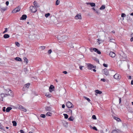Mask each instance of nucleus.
Wrapping results in <instances>:
<instances>
[{"label":"nucleus","instance_id":"nucleus-1","mask_svg":"<svg viewBox=\"0 0 133 133\" xmlns=\"http://www.w3.org/2000/svg\"><path fill=\"white\" fill-rule=\"evenodd\" d=\"M12 94L8 93V94H4L3 93L1 94L0 95V99L2 101L3 98L6 97L8 96H12Z\"/></svg>","mask_w":133,"mask_h":133},{"label":"nucleus","instance_id":"nucleus-2","mask_svg":"<svg viewBox=\"0 0 133 133\" xmlns=\"http://www.w3.org/2000/svg\"><path fill=\"white\" fill-rule=\"evenodd\" d=\"M30 11L32 12H35L37 11V8L33 6H31L30 7Z\"/></svg>","mask_w":133,"mask_h":133},{"label":"nucleus","instance_id":"nucleus-3","mask_svg":"<svg viewBox=\"0 0 133 133\" xmlns=\"http://www.w3.org/2000/svg\"><path fill=\"white\" fill-rule=\"evenodd\" d=\"M66 106L69 108H71L74 107V105L72 103L69 101L66 102Z\"/></svg>","mask_w":133,"mask_h":133},{"label":"nucleus","instance_id":"nucleus-4","mask_svg":"<svg viewBox=\"0 0 133 133\" xmlns=\"http://www.w3.org/2000/svg\"><path fill=\"white\" fill-rule=\"evenodd\" d=\"M18 108L20 109L21 110H22L24 112H26L27 111L26 109L24 107H23L21 105H17V107Z\"/></svg>","mask_w":133,"mask_h":133},{"label":"nucleus","instance_id":"nucleus-5","mask_svg":"<svg viewBox=\"0 0 133 133\" xmlns=\"http://www.w3.org/2000/svg\"><path fill=\"white\" fill-rule=\"evenodd\" d=\"M114 78L116 79L119 80L121 78V76L117 74H116L114 76Z\"/></svg>","mask_w":133,"mask_h":133},{"label":"nucleus","instance_id":"nucleus-6","mask_svg":"<svg viewBox=\"0 0 133 133\" xmlns=\"http://www.w3.org/2000/svg\"><path fill=\"white\" fill-rule=\"evenodd\" d=\"M55 88L52 85H51L49 88V91L50 92H52L53 91Z\"/></svg>","mask_w":133,"mask_h":133},{"label":"nucleus","instance_id":"nucleus-7","mask_svg":"<svg viewBox=\"0 0 133 133\" xmlns=\"http://www.w3.org/2000/svg\"><path fill=\"white\" fill-rule=\"evenodd\" d=\"M68 37L66 36H62L61 38H60V39H61L62 41H64L65 40L67 39Z\"/></svg>","mask_w":133,"mask_h":133},{"label":"nucleus","instance_id":"nucleus-8","mask_svg":"<svg viewBox=\"0 0 133 133\" xmlns=\"http://www.w3.org/2000/svg\"><path fill=\"white\" fill-rule=\"evenodd\" d=\"M109 55L112 57H114L115 56L116 54L112 52H110L109 54Z\"/></svg>","mask_w":133,"mask_h":133},{"label":"nucleus","instance_id":"nucleus-9","mask_svg":"<svg viewBox=\"0 0 133 133\" xmlns=\"http://www.w3.org/2000/svg\"><path fill=\"white\" fill-rule=\"evenodd\" d=\"M75 18L76 19H81V15L80 14H79L77 15L75 17Z\"/></svg>","mask_w":133,"mask_h":133},{"label":"nucleus","instance_id":"nucleus-10","mask_svg":"<svg viewBox=\"0 0 133 133\" xmlns=\"http://www.w3.org/2000/svg\"><path fill=\"white\" fill-rule=\"evenodd\" d=\"M93 50L94 51L96 52L98 54H101V52L97 48H93Z\"/></svg>","mask_w":133,"mask_h":133},{"label":"nucleus","instance_id":"nucleus-11","mask_svg":"<svg viewBox=\"0 0 133 133\" xmlns=\"http://www.w3.org/2000/svg\"><path fill=\"white\" fill-rule=\"evenodd\" d=\"M27 17V16L26 15H23L21 17L20 20L25 19Z\"/></svg>","mask_w":133,"mask_h":133},{"label":"nucleus","instance_id":"nucleus-12","mask_svg":"<svg viewBox=\"0 0 133 133\" xmlns=\"http://www.w3.org/2000/svg\"><path fill=\"white\" fill-rule=\"evenodd\" d=\"M104 73L106 75H107L109 74V72L108 70L106 69H105L104 70Z\"/></svg>","mask_w":133,"mask_h":133},{"label":"nucleus","instance_id":"nucleus-13","mask_svg":"<svg viewBox=\"0 0 133 133\" xmlns=\"http://www.w3.org/2000/svg\"><path fill=\"white\" fill-rule=\"evenodd\" d=\"M45 110L46 111H51V108L50 107H45Z\"/></svg>","mask_w":133,"mask_h":133},{"label":"nucleus","instance_id":"nucleus-14","mask_svg":"<svg viewBox=\"0 0 133 133\" xmlns=\"http://www.w3.org/2000/svg\"><path fill=\"white\" fill-rule=\"evenodd\" d=\"M86 4L87 5H90L92 7L94 6L95 5V4L93 3H86Z\"/></svg>","mask_w":133,"mask_h":133},{"label":"nucleus","instance_id":"nucleus-15","mask_svg":"<svg viewBox=\"0 0 133 133\" xmlns=\"http://www.w3.org/2000/svg\"><path fill=\"white\" fill-rule=\"evenodd\" d=\"M67 113L68 114H71L72 116V110L69 109L67 110Z\"/></svg>","mask_w":133,"mask_h":133},{"label":"nucleus","instance_id":"nucleus-16","mask_svg":"<svg viewBox=\"0 0 133 133\" xmlns=\"http://www.w3.org/2000/svg\"><path fill=\"white\" fill-rule=\"evenodd\" d=\"M88 68L89 69H91L94 68L93 66L91 64H89L88 65Z\"/></svg>","mask_w":133,"mask_h":133},{"label":"nucleus","instance_id":"nucleus-17","mask_svg":"<svg viewBox=\"0 0 133 133\" xmlns=\"http://www.w3.org/2000/svg\"><path fill=\"white\" fill-rule=\"evenodd\" d=\"M6 91L7 92H8V93H10V94H12V95L11 96H12L13 95V93H12V91L10 90L9 89H8L6 90Z\"/></svg>","mask_w":133,"mask_h":133},{"label":"nucleus","instance_id":"nucleus-18","mask_svg":"<svg viewBox=\"0 0 133 133\" xmlns=\"http://www.w3.org/2000/svg\"><path fill=\"white\" fill-rule=\"evenodd\" d=\"M12 108L11 107H8L6 109V112H9L10 110H11Z\"/></svg>","mask_w":133,"mask_h":133},{"label":"nucleus","instance_id":"nucleus-19","mask_svg":"<svg viewBox=\"0 0 133 133\" xmlns=\"http://www.w3.org/2000/svg\"><path fill=\"white\" fill-rule=\"evenodd\" d=\"M119 131H119V130L118 129L114 130L112 131L111 133H118Z\"/></svg>","mask_w":133,"mask_h":133},{"label":"nucleus","instance_id":"nucleus-20","mask_svg":"<svg viewBox=\"0 0 133 133\" xmlns=\"http://www.w3.org/2000/svg\"><path fill=\"white\" fill-rule=\"evenodd\" d=\"M74 118L73 116H71L68 119L69 121H73L74 120Z\"/></svg>","mask_w":133,"mask_h":133},{"label":"nucleus","instance_id":"nucleus-21","mask_svg":"<svg viewBox=\"0 0 133 133\" xmlns=\"http://www.w3.org/2000/svg\"><path fill=\"white\" fill-rule=\"evenodd\" d=\"M95 92L97 94H101L102 93V92L98 90H95Z\"/></svg>","mask_w":133,"mask_h":133},{"label":"nucleus","instance_id":"nucleus-22","mask_svg":"<svg viewBox=\"0 0 133 133\" xmlns=\"http://www.w3.org/2000/svg\"><path fill=\"white\" fill-rule=\"evenodd\" d=\"M7 8L6 7L5 8H1V12H3L5 11L7 9Z\"/></svg>","mask_w":133,"mask_h":133},{"label":"nucleus","instance_id":"nucleus-23","mask_svg":"<svg viewBox=\"0 0 133 133\" xmlns=\"http://www.w3.org/2000/svg\"><path fill=\"white\" fill-rule=\"evenodd\" d=\"M113 118L114 119H115L117 121H118V122H119L121 121L120 119L119 118L116 116H114L113 117Z\"/></svg>","mask_w":133,"mask_h":133},{"label":"nucleus","instance_id":"nucleus-24","mask_svg":"<svg viewBox=\"0 0 133 133\" xmlns=\"http://www.w3.org/2000/svg\"><path fill=\"white\" fill-rule=\"evenodd\" d=\"M15 59L17 61H22L21 59L19 57H17L15 58Z\"/></svg>","mask_w":133,"mask_h":133},{"label":"nucleus","instance_id":"nucleus-25","mask_svg":"<svg viewBox=\"0 0 133 133\" xmlns=\"http://www.w3.org/2000/svg\"><path fill=\"white\" fill-rule=\"evenodd\" d=\"M33 4L35 6V7H36V8L38 7H39V6H38L37 2L35 1H34L33 2Z\"/></svg>","mask_w":133,"mask_h":133},{"label":"nucleus","instance_id":"nucleus-26","mask_svg":"<svg viewBox=\"0 0 133 133\" xmlns=\"http://www.w3.org/2000/svg\"><path fill=\"white\" fill-rule=\"evenodd\" d=\"M4 37L5 38H8L9 37V35L8 34H5L4 35Z\"/></svg>","mask_w":133,"mask_h":133},{"label":"nucleus","instance_id":"nucleus-27","mask_svg":"<svg viewBox=\"0 0 133 133\" xmlns=\"http://www.w3.org/2000/svg\"><path fill=\"white\" fill-rule=\"evenodd\" d=\"M105 5H102L100 8L99 9L101 10H103L105 8Z\"/></svg>","mask_w":133,"mask_h":133},{"label":"nucleus","instance_id":"nucleus-28","mask_svg":"<svg viewBox=\"0 0 133 133\" xmlns=\"http://www.w3.org/2000/svg\"><path fill=\"white\" fill-rule=\"evenodd\" d=\"M74 44L72 43H71L69 44V46L71 48H74Z\"/></svg>","mask_w":133,"mask_h":133},{"label":"nucleus","instance_id":"nucleus-29","mask_svg":"<svg viewBox=\"0 0 133 133\" xmlns=\"http://www.w3.org/2000/svg\"><path fill=\"white\" fill-rule=\"evenodd\" d=\"M52 114L50 112H48L46 114V115L47 116H51L52 115Z\"/></svg>","mask_w":133,"mask_h":133},{"label":"nucleus","instance_id":"nucleus-30","mask_svg":"<svg viewBox=\"0 0 133 133\" xmlns=\"http://www.w3.org/2000/svg\"><path fill=\"white\" fill-rule=\"evenodd\" d=\"M63 125L64 126L66 127H67L68 126V124L67 122L65 121L64 122V123L63 124Z\"/></svg>","mask_w":133,"mask_h":133},{"label":"nucleus","instance_id":"nucleus-31","mask_svg":"<svg viewBox=\"0 0 133 133\" xmlns=\"http://www.w3.org/2000/svg\"><path fill=\"white\" fill-rule=\"evenodd\" d=\"M24 62H25L26 64L28 63V60L25 57H24Z\"/></svg>","mask_w":133,"mask_h":133},{"label":"nucleus","instance_id":"nucleus-32","mask_svg":"<svg viewBox=\"0 0 133 133\" xmlns=\"http://www.w3.org/2000/svg\"><path fill=\"white\" fill-rule=\"evenodd\" d=\"M12 123L13 124V125L14 126H16L17 125L16 122L15 121H12Z\"/></svg>","mask_w":133,"mask_h":133},{"label":"nucleus","instance_id":"nucleus-33","mask_svg":"<svg viewBox=\"0 0 133 133\" xmlns=\"http://www.w3.org/2000/svg\"><path fill=\"white\" fill-rule=\"evenodd\" d=\"M45 96H47L48 97H51L50 94L49 93H46L45 94Z\"/></svg>","mask_w":133,"mask_h":133},{"label":"nucleus","instance_id":"nucleus-34","mask_svg":"<svg viewBox=\"0 0 133 133\" xmlns=\"http://www.w3.org/2000/svg\"><path fill=\"white\" fill-rule=\"evenodd\" d=\"M63 115L64 116L65 118L67 119L68 118V116L67 114H64Z\"/></svg>","mask_w":133,"mask_h":133},{"label":"nucleus","instance_id":"nucleus-35","mask_svg":"<svg viewBox=\"0 0 133 133\" xmlns=\"http://www.w3.org/2000/svg\"><path fill=\"white\" fill-rule=\"evenodd\" d=\"M17 12H18V11H17L16 8L12 12V13H16Z\"/></svg>","mask_w":133,"mask_h":133},{"label":"nucleus","instance_id":"nucleus-36","mask_svg":"<svg viewBox=\"0 0 133 133\" xmlns=\"http://www.w3.org/2000/svg\"><path fill=\"white\" fill-rule=\"evenodd\" d=\"M83 97L85 99H86V100H87L89 102H90V99L88 98H87V97H86L85 96H84Z\"/></svg>","mask_w":133,"mask_h":133},{"label":"nucleus","instance_id":"nucleus-37","mask_svg":"<svg viewBox=\"0 0 133 133\" xmlns=\"http://www.w3.org/2000/svg\"><path fill=\"white\" fill-rule=\"evenodd\" d=\"M30 85V83H28L25 84V86L27 88H28Z\"/></svg>","mask_w":133,"mask_h":133},{"label":"nucleus","instance_id":"nucleus-38","mask_svg":"<svg viewBox=\"0 0 133 133\" xmlns=\"http://www.w3.org/2000/svg\"><path fill=\"white\" fill-rule=\"evenodd\" d=\"M50 15V14L49 13H48L47 14H45V16L47 18Z\"/></svg>","mask_w":133,"mask_h":133},{"label":"nucleus","instance_id":"nucleus-39","mask_svg":"<svg viewBox=\"0 0 133 133\" xmlns=\"http://www.w3.org/2000/svg\"><path fill=\"white\" fill-rule=\"evenodd\" d=\"M59 2L60 1L59 0H57L56 2V5H59Z\"/></svg>","mask_w":133,"mask_h":133},{"label":"nucleus","instance_id":"nucleus-40","mask_svg":"<svg viewBox=\"0 0 133 133\" xmlns=\"http://www.w3.org/2000/svg\"><path fill=\"white\" fill-rule=\"evenodd\" d=\"M115 40L114 39L112 38L110 39L109 40V41L110 42H115Z\"/></svg>","mask_w":133,"mask_h":133},{"label":"nucleus","instance_id":"nucleus-41","mask_svg":"<svg viewBox=\"0 0 133 133\" xmlns=\"http://www.w3.org/2000/svg\"><path fill=\"white\" fill-rule=\"evenodd\" d=\"M94 59V60L96 61L98 63H99V60L98 59L96 58H95Z\"/></svg>","mask_w":133,"mask_h":133},{"label":"nucleus","instance_id":"nucleus-42","mask_svg":"<svg viewBox=\"0 0 133 133\" xmlns=\"http://www.w3.org/2000/svg\"><path fill=\"white\" fill-rule=\"evenodd\" d=\"M15 44L18 47L19 46H20L19 43L18 42H15Z\"/></svg>","mask_w":133,"mask_h":133},{"label":"nucleus","instance_id":"nucleus-43","mask_svg":"<svg viewBox=\"0 0 133 133\" xmlns=\"http://www.w3.org/2000/svg\"><path fill=\"white\" fill-rule=\"evenodd\" d=\"M40 116L43 118H45V115L44 114H42Z\"/></svg>","mask_w":133,"mask_h":133},{"label":"nucleus","instance_id":"nucleus-44","mask_svg":"<svg viewBox=\"0 0 133 133\" xmlns=\"http://www.w3.org/2000/svg\"><path fill=\"white\" fill-rule=\"evenodd\" d=\"M92 118L94 119H96V116L95 115H93L92 116Z\"/></svg>","mask_w":133,"mask_h":133},{"label":"nucleus","instance_id":"nucleus-45","mask_svg":"<svg viewBox=\"0 0 133 133\" xmlns=\"http://www.w3.org/2000/svg\"><path fill=\"white\" fill-rule=\"evenodd\" d=\"M17 10V11L18 12L20 10V8L19 7H17V8H16Z\"/></svg>","mask_w":133,"mask_h":133},{"label":"nucleus","instance_id":"nucleus-46","mask_svg":"<svg viewBox=\"0 0 133 133\" xmlns=\"http://www.w3.org/2000/svg\"><path fill=\"white\" fill-rule=\"evenodd\" d=\"M52 50L51 49L49 50L48 52V53L49 54H50Z\"/></svg>","mask_w":133,"mask_h":133},{"label":"nucleus","instance_id":"nucleus-47","mask_svg":"<svg viewBox=\"0 0 133 133\" xmlns=\"http://www.w3.org/2000/svg\"><path fill=\"white\" fill-rule=\"evenodd\" d=\"M45 46H42L40 47V48L42 50H43L45 48Z\"/></svg>","mask_w":133,"mask_h":133},{"label":"nucleus","instance_id":"nucleus-48","mask_svg":"<svg viewBox=\"0 0 133 133\" xmlns=\"http://www.w3.org/2000/svg\"><path fill=\"white\" fill-rule=\"evenodd\" d=\"M125 14L124 13H122L121 15V17H125Z\"/></svg>","mask_w":133,"mask_h":133},{"label":"nucleus","instance_id":"nucleus-49","mask_svg":"<svg viewBox=\"0 0 133 133\" xmlns=\"http://www.w3.org/2000/svg\"><path fill=\"white\" fill-rule=\"evenodd\" d=\"M7 28H5V31H4L3 32V33H4H4H5L6 32H7Z\"/></svg>","mask_w":133,"mask_h":133},{"label":"nucleus","instance_id":"nucleus-50","mask_svg":"<svg viewBox=\"0 0 133 133\" xmlns=\"http://www.w3.org/2000/svg\"><path fill=\"white\" fill-rule=\"evenodd\" d=\"M5 107H3V108L2 110L3 112H5Z\"/></svg>","mask_w":133,"mask_h":133},{"label":"nucleus","instance_id":"nucleus-51","mask_svg":"<svg viewBox=\"0 0 133 133\" xmlns=\"http://www.w3.org/2000/svg\"><path fill=\"white\" fill-rule=\"evenodd\" d=\"M3 127L1 125V124L0 123V129L2 130H3L4 129Z\"/></svg>","mask_w":133,"mask_h":133},{"label":"nucleus","instance_id":"nucleus-52","mask_svg":"<svg viewBox=\"0 0 133 133\" xmlns=\"http://www.w3.org/2000/svg\"><path fill=\"white\" fill-rule=\"evenodd\" d=\"M97 42L99 44L101 43V42H100V41H101V40H100L99 39H97Z\"/></svg>","mask_w":133,"mask_h":133},{"label":"nucleus","instance_id":"nucleus-53","mask_svg":"<svg viewBox=\"0 0 133 133\" xmlns=\"http://www.w3.org/2000/svg\"><path fill=\"white\" fill-rule=\"evenodd\" d=\"M103 65L105 67H108V65L105 63L103 64Z\"/></svg>","mask_w":133,"mask_h":133},{"label":"nucleus","instance_id":"nucleus-54","mask_svg":"<svg viewBox=\"0 0 133 133\" xmlns=\"http://www.w3.org/2000/svg\"><path fill=\"white\" fill-rule=\"evenodd\" d=\"M93 129L95 130H96V131L97 130V129L96 128V127H93Z\"/></svg>","mask_w":133,"mask_h":133},{"label":"nucleus","instance_id":"nucleus-55","mask_svg":"<svg viewBox=\"0 0 133 133\" xmlns=\"http://www.w3.org/2000/svg\"><path fill=\"white\" fill-rule=\"evenodd\" d=\"M84 67V66H80L79 67V69L81 70H82V68Z\"/></svg>","mask_w":133,"mask_h":133},{"label":"nucleus","instance_id":"nucleus-56","mask_svg":"<svg viewBox=\"0 0 133 133\" xmlns=\"http://www.w3.org/2000/svg\"><path fill=\"white\" fill-rule=\"evenodd\" d=\"M95 11L97 14L99 15V14L100 12H99L98 11L96 10Z\"/></svg>","mask_w":133,"mask_h":133},{"label":"nucleus","instance_id":"nucleus-57","mask_svg":"<svg viewBox=\"0 0 133 133\" xmlns=\"http://www.w3.org/2000/svg\"><path fill=\"white\" fill-rule=\"evenodd\" d=\"M101 81H103V82H105L106 81V80L105 79H101Z\"/></svg>","mask_w":133,"mask_h":133},{"label":"nucleus","instance_id":"nucleus-58","mask_svg":"<svg viewBox=\"0 0 133 133\" xmlns=\"http://www.w3.org/2000/svg\"><path fill=\"white\" fill-rule=\"evenodd\" d=\"M20 132L21 133H24V131L22 130H20Z\"/></svg>","mask_w":133,"mask_h":133},{"label":"nucleus","instance_id":"nucleus-59","mask_svg":"<svg viewBox=\"0 0 133 133\" xmlns=\"http://www.w3.org/2000/svg\"><path fill=\"white\" fill-rule=\"evenodd\" d=\"M6 4L7 6H8L9 4V2L8 1H6L5 3Z\"/></svg>","mask_w":133,"mask_h":133},{"label":"nucleus","instance_id":"nucleus-60","mask_svg":"<svg viewBox=\"0 0 133 133\" xmlns=\"http://www.w3.org/2000/svg\"><path fill=\"white\" fill-rule=\"evenodd\" d=\"M63 73L65 74H66L67 73V72L66 71H64L63 72Z\"/></svg>","mask_w":133,"mask_h":133},{"label":"nucleus","instance_id":"nucleus-61","mask_svg":"<svg viewBox=\"0 0 133 133\" xmlns=\"http://www.w3.org/2000/svg\"><path fill=\"white\" fill-rule=\"evenodd\" d=\"M130 41L131 42H132L133 41V37H132L131 38Z\"/></svg>","mask_w":133,"mask_h":133},{"label":"nucleus","instance_id":"nucleus-62","mask_svg":"<svg viewBox=\"0 0 133 133\" xmlns=\"http://www.w3.org/2000/svg\"><path fill=\"white\" fill-rule=\"evenodd\" d=\"M65 105L64 104H63L62 105V108H65Z\"/></svg>","mask_w":133,"mask_h":133},{"label":"nucleus","instance_id":"nucleus-63","mask_svg":"<svg viewBox=\"0 0 133 133\" xmlns=\"http://www.w3.org/2000/svg\"><path fill=\"white\" fill-rule=\"evenodd\" d=\"M128 79H131V76H128Z\"/></svg>","mask_w":133,"mask_h":133},{"label":"nucleus","instance_id":"nucleus-64","mask_svg":"<svg viewBox=\"0 0 133 133\" xmlns=\"http://www.w3.org/2000/svg\"><path fill=\"white\" fill-rule=\"evenodd\" d=\"M131 85H133V80H132L131 81Z\"/></svg>","mask_w":133,"mask_h":133}]
</instances>
